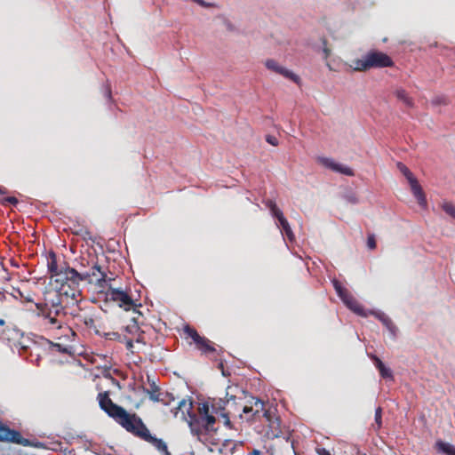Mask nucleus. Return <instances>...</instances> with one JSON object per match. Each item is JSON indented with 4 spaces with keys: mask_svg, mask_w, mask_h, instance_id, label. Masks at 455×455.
<instances>
[{
    "mask_svg": "<svg viewBox=\"0 0 455 455\" xmlns=\"http://www.w3.org/2000/svg\"><path fill=\"white\" fill-rule=\"evenodd\" d=\"M100 408L124 429L132 435L152 444L164 455H172L166 443L159 438L153 436L140 417L135 412L130 413L124 407L115 403L109 397V392H100L97 395Z\"/></svg>",
    "mask_w": 455,
    "mask_h": 455,
    "instance_id": "f257e3e1",
    "label": "nucleus"
},
{
    "mask_svg": "<svg viewBox=\"0 0 455 455\" xmlns=\"http://www.w3.org/2000/svg\"><path fill=\"white\" fill-rule=\"evenodd\" d=\"M247 420L261 421L267 425L273 436H279L281 431V420L270 410L269 406L261 399L251 396L243 408Z\"/></svg>",
    "mask_w": 455,
    "mask_h": 455,
    "instance_id": "f03ea898",
    "label": "nucleus"
},
{
    "mask_svg": "<svg viewBox=\"0 0 455 455\" xmlns=\"http://www.w3.org/2000/svg\"><path fill=\"white\" fill-rule=\"evenodd\" d=\"M188 423L192 435L202 443H207L209 436L217 431L216 417L210 412L209 402L199 403L197 414L189 413Z\"/></svg>",
    "mask_w": 455,
    "mask_h": 455,
    "instance_id": "7ed1b4c3",
    "label": "nucleus"
},
{
    "mask_svg": "<svg viewBox=\"0 0 455 455\" xmlns=\"http://www.w3.org/2000/svg\"><path fill=\"white\" fill-rule=\"evenodd\" d=\"M394 61L386 53L379 51L369 52L363 59L353 60L350 68L355 71H366L373 68L393 67Z\"/></svg>",
    "mask_w": 455,
    "mask_h": 455,
    "instance_id": "20e7f679",
    "label": "nucleus"
},
{
    "mask_svg": "<svg viewBox=\"0 0 455 455\" xmlns=\"http://www.w3.org/2000/svg\"><path fill=\"white\" fill-rule=\"evenodd\" d=\"M81 274L83 281H86L89 283H95L100 292L107 289L108 285L114 280V278L108 277L102 267L97 263H95L89 271L82 272Z\"/></svg>",
    "mask_w": 455,
    "mask_h": 455,
    "instance_id": "39448f33",
    "label": "nucleus"
},
{
    "mask_svg": "<svg viewBox=\"0 0 455 455\" xmlns=\"http://www.w3.org/2000/svg\"><path fill=\"white\" fill-rule=\"evenodd\" d=\"M36 307L47 308L55 315H66V309L69 307L68 303L59 296L55 289H51L44 293V300L42 303H36Z\"/></svg>",
    "mask_w": 455,
    "mask_h": 455,
    "instance_id": "423d86ee",
    "label": "nucleus"
},
{
    "mask_svg": "<svg viewBox=\"0 0 455 455\" xmlns=\"http://www.w3.org/2000/svg\"><path fill=\"white\" fill-rule=\"evenodd\" d=\"M106 299L116 303L120 307L130 310L137 306L134 300L126 291L113 288L111 283L107 287Z\"/></svg>",
    "mask_w": 455,
    "mask_h": 455,
    "instance_id": "0eeeda50",
    "label": "nucleus"
},
{
    "mask_svg": "<svg viewBox=\"0 0 455 455\" xmlns=\"http://www.w3.org/2000/svg\"><path fill=\"white\" fill-rule=\"evenodd\" d=\"M37 316L40 318V324L45 330L54 331L63 328V321L60 316L65 315H55L52 310L47 308L36 307Z\"/></svg>",
    "mask_w": 455,
    "mask_h": 455,
    "instance_id": "6e6552de",
    "label": "nucleus"
},
{
    "mask_svg": "<svg viewBox=\"0 0 455 455\" xmlns=\"http://www.w3.org/2000/svg\"><path fill=\"white\" fill-rule=\"evenodd\" d=\"M55 290L58 291L59 296L68 303L69 307L76 306L78 309H81L79 305L82 301L81 289H74L70 285L60 284Z\"/></svg>",
    "mask_w": 455,
    "mask_h": 455,
    "instance_id": "1a4fd4ad",
    "label": "nucleus"
},
{
    "mask_svg": "<svg viewBox=\"0 0 455 455\" xmlns=\"http://www.w3.org/2000/svg\"><path fill=\"white\" fill-rule=\"evenodd\" d=\"M183 332L187 336V338L192 339L194 343L196 345V347L203 353L209 354L213 353L215 351V348L212 345V342L205 337L200 336L197 331L193 327L186 325L183 328Z\"/></svg>",
    "mask_w": 455,
    "mask_h": 455,
    "instance_id": "9d476101",
    "label": "nucleus"
},
{
    "mask_svg": "<svg viewBox=\"0 0 455 455\" xmlns=\"http://www.w3.org/2000/svg\"><path fill=\"white\" fill-rule=\"evenodd\" d=\"M83 281L82 274L75 268L65 264L64 271L55 279L56 283L70 285L71 288L80 289V283Z\"/></svg>",
    "mask_w": 455,
    "mask_h": 455,
    "instance_id": "9b49d317",
    "label": "nucleus"
},
{
    "mask_svg": "<svg viewBox=\"0 0 455 455\" xmlns=\"http://www.w3.org/2000/svg\"><path fill=\"white\" fill-rule=\"evenodd\" d=\"M0 441L12 443L22 446H29L31 443L28 439L24 438L20 432L11 429L9 427L0 422Z\"/></svg>",
    "mask_w": 455,
    "mask_h": 455,
    "instance_id": "f8f14e48",
    "label": "nucleus"
},
{
    "mask_svg": "<svg viewBox=\"0 0 455 455\" xmlns=\"http://www.w3.org/2000/svg\"><path fill=\"white\" fill-rule=\"evenodd\" d=\"M229 400L223 399H213L210 404V412L216 416L223 419L224 425L229 428L232 427L231 421L229 419L228 412H226V407L228 405Z\"/></svg>",
    "mask_w": 455,
    "mask_h": 455,
    "instance_id": "ddd939ff",
    "label": "nucleus"
},
{
    "mask_svg": "<svg viewBox=\"0 0 455 455\" xmlns=\"http://www.w3.org/2000/svg\"><path fill=\"white\" fill-rule=\"evenodd\" d=\"M316 161L321 165H323L328 169H331L334 172L345 174L347 176H354L355 175L354 171L350 167L339 164L335 163L331 158L318 156L316 158Z\"/></svg>",
    "mask_w": 455,
    "mask_h": 455,
    "instance_id": "4468645a",
    "label": "nucleus"
},
{
    "mask_svg": "<svg viewBox=\"0 0 455 455\" xmlns=\"http://www.w3.org/2000/svg\"><path fill=\"white\" fill-rule=\"evenodd\" d=\"M265 65L267 69L276 74L282 75L283 76L289 78L295 83L299 82V77L297 75L286 69L285 68L280 66L278 62L275 61V60H267Z\"/></svg>",
    "mask_w": 455,
    "mask_h": 455,
    "instance_id": "2eb2a0df",
    "label": "nucleus"
},
{
    "mask_svg": "<svg viewBox=\"0 0 455 455\" xmlns=\"http://www.w3.org/2000/svg\"><path fill=\"white\" fill-rule=\"evenodd\" d=\"M65 264L59 266L57 263V255L54 251H51L47 256V268L51 277L58 278L63 273Z\"/></svg>",
    "mask_w": 455,
    "mask_h": 455,
    "instance_id": "dca6fc26",
    "label": "nucleus"
},
{
    "mask_svg": "<svg viewBox=\"0 0 455 455\" xmlns=\"http://www.w3.org/2000/svg\"><path fill=\"white\" fill-rule=\"evenodd\" d=\"M343 303L354 313L361 316H367L368 313L361 303L350 293L343 300Z\"/></svg>",
    "mask_w": 455,
    "mask_h": 455,
    "instance_id": "f3484780",
    "label": "nucleus"
},
{
    "mask_svg": "<svg viewBox=\"0 0 455 455\" xmlns=\"http://www.w3.org/2000/svg\"><path fill=\"white\" fill-rule=\"evenodd\" d=\"M409 184L411 186V190L417 199L419 204L420 206H425L427 204V199L425 193L423 192V189L421 186L419 184V181L416 178L409 181Z\"/></svg>",
    "mask_w": 455,
    "mask_h": 455,
    "instance_id": "a211bd4d",
    "label": "nucleus"
},
{
    "mask_svg": "<svg viewBox=\"0 0 455 455\" xmlns=\"http://www.w3.org/2000/svg\"><path fill=\"white\" fill-rule=\"evenodd\" d=\"M192 408L193 403L191 400L181 399L177 403V406L171 409V411L174 414L175 417L178 416L180 411L181 412L182 416H184L186 412L189 415V413H191L190 411Z\"/></svg>",
    "mask_w": 455,
    "mask_h": 455,
    "instance_id": "6ab92c4d",
    "label": "nucleus"
},
{
    "mask_svg": "<svg viewBox=\"0 0 455 455\" xmlns=\"http://www.w3.org/2000/svg\"><path fill=\"white\" fill-rule=\"evenodd\" d=\"M394 95L396 99L402 101L407 108L414 107V100L409 93L403 88H397L394 91Z\"/></svg>",
    "mask_w": 455,
    "mask_h": 455,
    "instance_id": "aec40b11",
    "label": "nucleus"
},
{
    "mask_svg": "<svg viewBox=\"0 0 455 455\" xmlns=\"http://www.w3.org/2000/svg\"><path fill=\"white\" fill-rule=\"evenodd\" d=\"M371 315H373L377 319H379L386 327L387 329L395 334V326L393 323L392 320L384 313L382 312H370Z\"/></svg>",
    "mask_w": 455,
    "mask_h": 455,
    "instance_id": "412c9836",
    "label": "nucleus"
},
{
    "mask_svg": "<svg viewBox=\"0 0 455 455\" xmlns=\"http://www.w3.org/2000/svg\"><path fill=\"white\" fill-rule=\"evenodd\" d=\"M75 317H77L80 321H82L87 327L92 328L95 327V321L92 315H86L76 312L73 310L71 313Z\"/></svg>",
    "mask_w": 455,
    "mask_h": 455,
    "instance_id": "4be33fe9",
    "label": "nucleus"
},
{
    "mask_svg": "<svg viewBox=\"0 0 455 455\" xmlns=\"http://www.w3.org/2000/svg\"><path fill=\"white\" fill-rule=\"evenodd\" d=\"M435 448L446 455H455V446L441 440L435 443Z\"/></svg>",
    "mask_w": 455,
    "mask_h": 455,
    "instance_id": "5701e85b",
    "label": "nucleus"
},
{
    "mask_svg": "<svg viewBox=\"0 0 455 455\" xmlns=\"http://www.w3.org/2000/svg\"><path fill=\"white\" fill-rule=\"evenodd\" d=\"M332 284L341 300H343L350 294V291L346 289L338 280L334 279L332 281Z\"/></svg>",
    "mask_w": 455,
    "mask_h": 455,
    "instance_id": "b1692460",
    "label": "nucleus"
},
{
    "mask_svg": "<svg viewBox=\"0 0 455 455\" xmlns=\"http://www.w3.org/2000/svg\"><path fill=\"white\" fill-rule=\"evenodd\" d=\"M279 226L281 227L283 232L287 236V238L290 241H293L294 240V234H293L291 227L289 225L288 220L285 218L279 221Z\"/></svg>",
    "mask_w": 455,
    "mask_h": 455,
    "instance_id": "393cba45",
    "label": "nucleus"
},
{
    "mask_svg": "<svg viewBox=\"0 0 455 455\" xmlns=\"http://www.w3.org/2000/svg\"><path fill=\"white\" fill-rule=\"evenodd\" d=\"M124 328V331L131 335L138 334L140 330L135 318L130 319L129 323Z\"/></svg>",
    "mask_w": 455,
    "mask_h": 455,
    "instance_id": "a878e982",
    "label": "nucleus"
},
{
    "mask_svg": "<svg viewBox=\"0 0 455 455\" xmlns=\"http://www.w3.org/2000/svg\"><path fill=\"white\" fill-rule=\"evenodd\" d=\"M146 393L151 401L156 402L162 392L155 382H153L150 386V389H146Z\"/></svg>",
    "mask_w": 455,
    "mask_h": 455,
    "instance_id": "bb28decb",
    "label": "nucleus"
},
{
    "mask_svg": "<svg viewBox=\"0 0 455 455\" xmlns=\"http://www.w3.org/2000/svg\"><path fill=\"white\" fill-rule=\"evenodd\" d=\"M174 401L175 398L172 394L168 392H162L156 402L161 403L164 405L169 406Z\"/></svg>",
    "mask_w": 455,
    "mask_h": 455,
    "instance_id": "cd10ccee",
    "label": "nucleus"
},
{
    "mask_svg": "<svg viewBox=\"0 0 455 455\" xmlns=\"http://www.w3.org/2000/svg\"><path fill=\"white\" fill-rule=\"evenodd\" d=\"M397 168L398 170L404 175V177L407 179L408 182L413 180L415 177L413 176L412 172L409 170V168L403 164L401 162L397 163Z\"/></svg>",
    "mask_w": 455,
    "mask_h": 455,
    "instance_id": "c85d7f7f",
    "label": "nucleus"
},
{
    "mask_svg": "<svg viewBox=\"0 0 455 455\" xmlns=\"http://www.w3.org/2000/svg\"><path fill=\"white\" fill-rule=\"evenodd\" d=\"M442 209L451 217H452L455 220V204L444 202L442 204Z\"/></svg>",
    "mask_w": 455,
    "mask_h": 455,
    "instance_id": "c756f323",
    "label": "nucleus"
},
{
    "mask_svg": "<svg viewBox=\"0 0 455 455\" xmlns=\"http://www.w3.org/2000/svg\"><path fill=\"white\" fill-rule=\"evenodd\" d=\"M0 204L4 206L11 204L16 206L19 204V200L15 196H7L0 198Z\"/></svg>",
    "mask_w": 455,
    "mask_h": 455,
    "instance_id": "7c9ffc66",
    "label": "nucleus"
},
{
    "mask_svg": "<svg viewBox=\"0 0 455 455\" xmlns=\"http://www.w3.org/2000/svg\"><path fill=\"white\" fill-rule=\"evenodd\" d=\"M375 423L377 425V428H380L382 425V409L378 407L375 410Z\"/></svg>",
    "mask_w": 455,
    "mask_h": 455,
    "instance_id": "2f4dec72",
    "label": "nucleus"
},
{
    "mask_svg": "<svg viewBox=\"0 0 455 455\" xmlns=\"http://www.w3.org/2000/svg\"><path fill=\"white\" fill-rule=\"evenodd\" d=\"M45 343L50 347H54L56 348L57 351L59 352H61V353H68V349L67 347H63L59 343H53V342H51L47 339H45Z\"/></svg>",
    "mask_w": 455,
    "mask_h": 455,
    "instance_id": "473e14b6",
    "label": "nucleus"
},
{
    "mask_svg": "<svg viewBox=\"0 0 455 455\" xmlns=\"http://www.w3.org/2000/svg\"><path fill=\"white\" fill-rule=\"evenodd\" d=\"M376 240L374 235H369L367 238V246L370 250H374L376 248Z\"/></svg>",
    "mask_w": 455,
    "mask_h": 455,
    "instance_id": "72a5a7b5",
    "label": "nucleus"
},
{
    "mask_svg": "<svg viewBox=\"0 0 455 455\" xmlns=\"http://www.w3.org/2000/svg\"><path fill=\"white\" fill-rule=\"evenodd\" d=\"M379 374L383 379H393L392 371L387 367L384 368V370L380 371Z\"/></svg>",
    "mask_w": 455,
    "mask_h": 455,
    "instance_id": "f704fd0d",
    "label": "nucleus"
},
{
    "mask_svg": "<svg viewBox=\"0 0 455 455\" xmlns=\"http://www.w3.org/2000/svg\"><path fill=\"white\" fill-rule=\"evenodd\" d=\"M271 213H272V215H273L275 218H276V219H277L278 222H279L281 220L284 219V216H283V214L282 211H281L278 207H276L274 211H272V212H271Z\"/></svg>",
    "mask_w": 455,
    "mask_h": 455,
    "instance_id": "c9c22d12",
    "label": "nucleus"
},
{
    "mask_svg": "<svg viewBox=\"0 0 455 455\" xmlns=\"http://www.w3.org/2000/svg\"><path fill=\"white\" fill-rule=\"evenodd\" d=\"M323 52L324 53V59L326 60L331 55V51L330 48L327 47V40L326 39L323 40Z\"/></svg>",
    "mask_w": 455,
    "mask_h": 455,
    "instance_id": "e433bc0d",
    "label": "nucleus"
},
{
    "mask_svg": "<svg viewBox=\"0 0 455 455\" xmlns=\"http://www.w3.org/2000/svg\"><path fill=\"white\" fill-rule=\"evenodd\" d=\"M266 140H267V143H269L272 146H277L278 145V140L275 136L267 135L266 137Z\"/></svg>",
    "mask_w": 455,
    "mask_h": 455,
    "instance_id": "4c0bfd02",
    "label": "nucleus"
},
{
    "mask_svg": "<svg viewBox=\"0 0 455 455\" xmlns=\"http://www.w3.org/2000/svg\"><path fill=\"white\" fill-rule=\"evenodd\" d=\"M265 204L270 210V212L274 211L277 207L275 202L273 200H267Z\"/></svg>",
    "mask_w": 455,
    "mask_h": 455,
    "instance_id": "58836bf2",
    "label": "nucleus"
},
{
    "mask_svg": "<svg viewBox=\"0 0 455 455\" xmlns=\"http://www.w3.org/2000/svg\"><path fill=\"white\" fill-rule=\"evenodd\" d=\"M371 359L374 361V364L377 369L384 364L383 362L376 355H372Z\"/></svg>",
    "mask_w": 455,
    "mask_h": 455,
    "instance_id": "ea45409f",
    "label": "nucleus"
},
{
    "mask_svg": "<svg viewBox=\"0 0 455 455\" xmlns=\"http://www.w3.org/2000/svg\"><path fill=\"white\" fill-rule=\"evenodd\" d=\"M125 347H126L127 350H129L132 353H133V350H132V348H133V342H132V339H126Z\"/></svg>",
    "mask_w": 455,
    "mask_h": 455,
    "instance_id": "a19ab883",
    "label": "nucleus"
},
{
    "mask_svg": "<svg viewBox=\"0 0 455 455\" xmlns=\"http://www.w3.org/2000/svg\"><path fill=\"white\" fill-rule=\"evenodd\" d=\"M316 452L318 455H331L325 448H317Z\"/></svg>",
    "mask_w": 455,
    "mask_h": 455,
    "instance_id": "79ce46f5",
    "label": "nucleus"
},
{
    "mask_svg": "<svg viewBox=\"0 0 455 455\" xmlns=\"http://www.w3.org/2000/svg\"><path fill=\"white\" fill-rule=\"evenodd\" d=\"M0 272L4 273V275H3L4 279L9 280V274H8L7 270L4 267H0Z\"/></svg>",
    "mask_w": 455,
    "mask_h": 455,
    "instance_id": "37998d69",
    "label": "nucleus"
},
{
    "mask_svg": "<svg viewBox=\"0 0 455 455\" xmlns=\"http://www.w3.org/2000/svg\"><path fill=\"white\" fill-rule=\"evenodd\" d=\"M108 336H111L109 337L110 339H117L120 337V335L117 333V332H113V333H109L108 334Z\"/></svg>",
    "mask_w": 455,
    "mask_h": 455,
    "instance_id": "c03bdc74",
    "label": "nucleus"
},
{
    "mask_svg": "<svg viewBox=\"0 0 455 455\" xmlns=\"http://www.w3.org/2000/svg\"><path fill=\"white\" fill-rule=\"evenodd\" d=\"M194 1L196 2L197 4H199L201 6H208L209 5L204 0H194Z\"/></svg>",
    "mask_w": 455,
    "mask_h": 455,
    "instance_id": "a18cd8bd",
    "label": "nucleus"
},
{
    "mask_svg": "<svg viewBox=\"0 0 455 455\" xmlns=\"http://www.w3.org/2000/svg\"><path fill=\"white\" fill-rule=\"evenodd\" d=\"M433 102L435 104H441V103H444V100L442 98H436L435 100H433Z\"/></svg>",
    "mask_w": 455,
    "mask_h": 455,
    "instance_id": "49530a36",
    "label": "nucleus"
},
{
    "mask_svg": "<svg viewBox=\"0 0 455 455\" xmlns=\"http://www.w3.org/2000/svg\"><path fill=\"white\" fill-rule=\"evenodd\" d=\"M18 292H19L20 296L21 298H24L27 301H32V299H31V298H29L28 296L24 297V296H23V294H22V292H21L20 291H18Z\"/></svg>",
    "mask_w": 455,
    "mask_h": 455,
    "instance_id": "de8ad7c7",
    "label": "nucleus"
},
{
    "mask_svg": "<svg viewBox=\"0 0 455 455\" xmlns=\"http://www.w3.org/2000/svg\"><path fill=\"white\" fill-rule=\"evenodd\" d=\"M249 455H262L259 450H253Z\"/></svg>",
    "mask_w": 455,
    "mask_h": 455,
    "instance_id": "09e8293b",
    "label": "nucleus"
},
{
    "mask_svg": "<svg viewBox=\"0 0 455 455\" xmlns=\"http://www.w3.org/2000/svg\"><path fill=\"white\" fill-rule=\"evenodd\" d=\"M5 299V295L3 290L0 289V300H4Z\"/></svg>",
    "mask_w": 455,
    "mask_h": 455,
    "instance_id": "8fccbe9b",
    "label": "nucleus"
},
{
    "mask_svg": "<svg viewBox=\"0 0 455 455\" xmlns=\"http://www.w3.org/2000/svg\"><path fill=\"white\" fill-rule=\"evenodd\" d=\"M6 193H7V190L5 188L0 187V194L4 195Z\"/></svg>",
    "mask_w": 455,
    "mask_h": 455,
    "instance_id": "3c124183",
    "label": "nucleus"
},
{
    "mask_svg": "<svg viewBox=\"0 0 455 455\" xmlns=\"http://www.w3.org/2000/svg\"><path fill=\"white\" fill-rule=\"evenodd\" d=\"M384 368H386L385 364H383L382 366L379 367L378 370L379 371H382L384 370Z\"/></svg>",
    "mask_w": 455,
    "mask_h": 455,
    "instance_id": "603ef678",
    "label": "nucleus"
},
{
    "mask_svg": "<svg viewBox=\"0 0 455 455\" xmlns=\"http://www.w3.org/2000/svg\"><path fill=\"white\" fill-rule=\"evenodd\" d=\"M107 93H108V98H110V97H111V92H110V90H108V92H107Z\"/></svg>",
    "mask_w": 455,
    "mask_h": 455,
    "instance_id": "864d4df0",
    "label": "nucleus"
},
{
    "mask_svg": "<svg viewBox=\"0 0 455 455\" xmlns=\"http://www.w3.org/2000/svg\"><path fill=\"white\" fill-rule=\"evenodd\" d=\"M4 323V320H0V325H3Z\"/></svg>",
    "mask_w": 455,
    "mask_h": 455,
    "instance_id": "5fc2aeb1",
    "label": "nucleus"
}]
</instances>
